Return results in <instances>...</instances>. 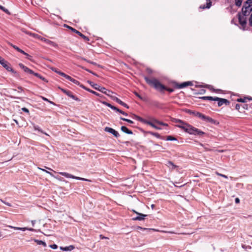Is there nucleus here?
<instances>
[{
	"label": "nucleus",
	"instance_id": "1",
	"mask_svg": "<svg viewBox=\"0 0 252 252\" xmlns=\"http://www.w3.org/2000/svg\"><path fill=\"white\" fill-rule=\"evenodd\" d=\"M252 11V0H247L244 3L242 12H239L237 14L241 28L243 30L246 29L247 22V16H249Z\"/></svg>",
	"mask_w": 252,
	"mask_h": 252
},
{
	"label": "nucleus",
	"instance_id": "2",
	"mask_svg": "<svg viewBox=\"0 0 252 252\" xmlns=\"http://www.w3.org/2000/svg\"><path fill=\"white\" fill-rule=\"evenodd\" d=\"M175 122L181 124L180 125H178V126L182 129L184 130L186 132L190 134L197 135H202L205 133L198 128H196L191 125H189L181 120L176 119Z\"/></svg>",
	"mask_w": 252,
	"mask_h": 252
},
{
	"label": "nucleus",
	"instance_id": "3",
	"mask_svg": "<svg viewBox=\"0 0 252 252\" xmlns=\"http://www.w3.org/2000/svg\"><path fill=\"white\" fill-rule=\"evenodd\" d=\"M144 79L146 83L150 86H153L155 89L159 91L166 90L170 93L174 92V89L172 88H167L163 85L161 84L159 81L155 78L150 79L148 77L145 76Z\"/></svg>",
	"mask_w": 252,
	"mask_h": 252
},
{
	"label": "nucleus",
	"instance_id": "4",
	"mask_svg": "<svg viewBox=\"0 0 252 252\" xmlns=\"http://www.w3.org/2000/svg\"><path fill=\"white\" fill-rule=\"evenodd\" d=\"M88 83L93 87L94 89L101 92L108 96H111V94H113V92L106 89L104 87H101L97 84H95L91 81H88Z\"/></svg>",
	"mask_w": 252,
	"mask_h": 252
},
{
	"label": "nucleus",
	"instance_id": "5",
	"mask_svg": "<svg viewBox=\"0 0 252 252\" xmlns=\"http://www.w3.org/2000/svg\"><path fill=\"white\" fill-rule=\"evenodd\" d=\"M0 64H1L2 66L4 68H5L7 71L12 72L16 76H18V73L16 71H14L10 66V64L1 57H0Z\"/></svg>",
	"mask_w": 252,
	"mask_h": 252
},
{
	"label": "nucleus",
	"instance_id": "6",
	"mask_svg": "<svg viewBox=\"0 0 252 252\" xmlns=\"http://www.w3.org/2000/svg\"><path fill=\"white\" fill-rule=\"evenodd\" d=\"M59 174L66 177V178H72V179H76V180H78L91 182V181L90 180H89V179H87L86 178H84L75 176L74 175H72L69 174L68 173H66V172H59Z\"/></svg>",
	"mask_w": 252,
	"mask_h": 252
},
{
	"label": "nucleus",
	"instance_id": "7",
	"mask_svg": "<svg viewBox=\"0 0 252 252\" xmlns=\"http://www.w3.org/2000/svg\"><path fill=\"white\" fill-rule=\"evenodd\" d=\"M214 101H217L218 105L219 107L222 106L223 104H225L226 105H228L230 103L229 101L225 98H220L218 97H215V99Z\"/></svg>",
	"mask_w": 252,
	"mask_h": 252
},
{
	"label": "nucleus",
	"instance_id": "8",
	"mask_svg": "<svg viewBox=\"0 0 252 252\" xmlns=\"http://www.w3.org/2000/svg\"><path fill=\"white\" fill-rule=\"evenodd\" d=\"M64 26L67 27L69 29H70L73 32H75L76 33L78 34L80 36H81L82 38H83L85 41H89V37H88L87 36H85V35H84L83 34H82L80 32H79L77 30H76V29H74V28H72L71 27H69V26H68L67 25H64Z\"/></svg>",
	"mask_w": 252,
	"mask_h": 252
},
{
	"label": "nucleus",
	"instance_id": "9",
	"mask_svg": "<svg viewBox=\"0 0 252 252\" xmlns=\"http://www.w3.org/2000/svg\"><path fill=\"white\" fill-rule=\"evenodd\" d=\"M112 100L114 101H115L120 105L123 106L125 107H126V108H129V106L125 103L123 102L122 100H121L119 98L115 96L112 95V94H111V96H109Z\"/></svg>",
	"mask_w": 252,
	"mask_h": 252
},
{
	"label": "nucleus",
	"instance_id": "10",
	"mask_svg": "<svg viewBox=\"0 0 252 252\" xmlns=\"http://www.w3.org/2000/svg\"><path fill=\"white\" fill-rule=\"evenodd\" d=\"M104 131L112 134L116 137H118L120 136V134L118 131L111 127H105L104 128Z\"/></svg>",
	"mask_w": 252,
	"mask_h": 252
},
{
	"label": "nucleus",
	"instance_id": "11",
	"mask_svg": "<svg viewBox=\"0 0 252 252\" xmlns=\"http://www.w3.org/2000/svg\"><path fill=\"white\" fill-rule=\"evenodd\" d=\"M61 89L63 93H64L65 94H66L69 97L72 98V99H73L74 100H78V98L75 95H73L72 93L70 91L66 90L63 89Z\"/></svg>",
	"mask_w": 252,
	"mask_h": 252
},
{
	"label": "nucleus",
	"instance_id": "12",
	"mask_svg": "<svg viewBox=\"0 0 252 252\" xmlns=\"http://www.w3.org/2000/svg\"><path fill=\"white\" fill-rule=\"evenodd\" d=\"M19 66L22 68L23 69V70L28 73H29V74H34V72L32 70H31V69L29 68L28 67L25 66L24 64H23L22 63H20L19 64Z\"/></svg>",
	"mask_w": 252,
	"mask_h": 252
},
{
	"label": "nucleus",
	"instance_id": "13",
	"mask_svg": "<svg viewBox=\"0 0 252 252\" xmlns=\"http://www.w3.org/2000/svg\"><path fill=\"white\" fill-rule=\"evenodd\" d=\"M134 213L137 214L138 216L135 218H133L134 220H142L144 219V218L147 216L146 215H144L143 214L139 213L135 211H133Z\"/></svg>",
	"mask_w": 252,
	"mask_h": 252
},
{
	"label": "nucleus",
	"instance_id": "14",
	"mask_svg": "<svg viewBox=\"0 0 252 252\" xmlns=\"http://www.w3.org/2000/svg\"><path fill=\"white\" fill-rule=\"evenodd\" d=\"M146 124L150 125V126H151L152 127H153V128H154L156 129H161V127H160L156 125L157 124H156L155 122H154L153 120H152V121H150L147 120Z\"/></svg>",
	"mask_w": 252,
	"mask_h": 252
},
{
	"label": "nucleus",
	"instance_id": "15",
	"mask_svg": "<svg viewBox=\"0 0 252 252\" xmlns=\"http://www.w3.org/2000/svg\"><path fill=\"white\" fill-rule=\"evenodd\" d=\"M203 121H205V122H209V123H210L211 124H216V121L212 119L211 118L208 117V116H206L205 115H204V118L203 119Z\"/></svg>",
	"mask_w": 252,
	"mask_h": 252
},
{
	"label": "nucleus",
	"instance_id": "16",
	"mask_svg": "<svg viewBox=\"0 0 252 252\" xmlns=\"http://www.w3.org/2000/svg\"><path fill=\"white\" fill-rule=\"evenodd\" d=\"M212 5V2L210 0H206V5H201L199 7L201 9L209 8Z\"/></svg>",
	"mask_w": 252,
	"mask_h": 252
},
{
	"label": "nucleus",
	"instance_id": "17",
	"mask_svg": "<svg viewBox=\"0 0 252 252\" xmlns=\"http://www.w3.org/2000/svg\"><path fill=\"white\" fill-rule=\"evenodd\" d=\"M10 227L14 229L15 230H23L25 231L26 230H29L31 231H34V229L33 228H28L27 227H14V226H10Z\"/></svg>",
	"mask_w": 252,
	"mask_h": 252
},
{
	"label": "nucleus",
	"instance_id": "18",
	"mask_svg": "<svg viewBox=\"0 0 252 252\" xmlns=\"http://www.w3.org/2000/svg\"><path fill=\"white\" fill-rule=\"evenodd\" d=\"M121 130L126 133V134H132L133 133H132V131L130 130H129L126 126H122L121 127Z\"/></svg>",
	"mask_w": 252,
	"mask_h": 252
},
{
	"label": "nucleus",
	"instance_id": "19",
	"mask_svg": "<svg viewBox=\"0 0 252 252\" xmlns=\"http://www.w3.org/2000/svg\"><path fill=\"white\" fill-rule=\"evenodd\" d=\"M34 242L37 245H42L44 247H46V246H47L46 243L45 242H44V241H41V240L35 239L34 240Z\"/></svg>",
	"mask_w": 252,
	"mask_h": 252
},
{
	"label": "nucleus",
	"instance_id": "20",
	"mask_svg": "<svg viewBox=\"0 0 252 252\" xmlns=\"http://www.w3.org/2000/svg\"><path fill=\"white\" fill-rule=\"evenodd\" d=\"M175 87L178 89H182L187 87L186 82H185L180 84H176Z\"/></svg>",
	"mask_w": 252,
	"mask_h": 252
},
{
	"label": "nucleus",
	"instance_id": "21",
	"mask_svg": "<svg viewBox=\"0 0 252 252\" xmlns=\"http://www.w3.org/2000/svg\"><path fill=\"white\" fill-rule=\"evenodd\" d=\"M60 248L61 250L67 251H71V250H73L74 247V246L70 245L69 247H66L64 248L61 247Z\"/></svg>",
	"mask_w": 252,
	"mask_h": 252
},
{
	"label": "nucleus",
	"instance_id": "22",
	"mask_svg": "<svg viewBox=\"0 0 252 252\" xmlns=\"http://www.w3.org/2000/svg\"><path fill=\"white\" fill-rule=\"evenodd\" d=\"M200 98L202 99H204V100H209L214 101L215 99V97L202 96V97H201Z\"/></svg>",
	"mask_w": 252,
	"mask_h": 252
},
{
	"label": "nucleus",
	"instance_id": "23",
	"mask_svg": "<svg viewBox=\"0 0 252 252\" xmlns=\"http://www.w3.org/2000/svg\"><path fill=\"white\" fill-rule=\"evenodd\" d=\"M153 121L154 122H155L156 124H158V125H161V126H167L168 125L166 123H164L162 122H160L156 119H153Z\"/></svg>",
	"mask_w": 252,
	"mask_h": 252
},
{
	"label": "nucleus",
	"instance_id": "24",
	"mask_svg": "<svg viewBox=\"0 0 252 252\" xmlns=\"http://www.w3.org/2000/svg\"><path fill=\"white\" fill-rule=\"evenodd\" d=\"M148 133L152 135L155 136L158 138H161V137L160 136V135L158 133L149 131V132H148Z\"/></svg>",
	"mask_w": 252,
	"mask_h": 252
},
{
	"label": "nucleus",
	"instance_id": "25",
	"mask_svg": "<svg viewBox=\"0 0 252 252\" xmlns=\"http://www.w3.org/2000/svg\"><path fill=\"white\" fill-rule=\"evenodd\" d=\"M166 140L168 141H177V139L175 137H173L171 135L167 136L166 137Z\"/></svg>",
	"mask_w": 252,
	"mask_h": 252
},
{
	"label": "nucleus",
	"instance_id": "26",
	"mask_svg": "<svg viewBox=\"0 0 252 252\" xmlns=\"http://www.w3.org/2000/svg\"><path fill=\"white\" fill-rule=\"evenodd\" d=\"M135 117H136L137 120H138L140 122H141L142 123H144L145 124H146V122L147 121V120L143 119L142 118H141V117H140L139 116H136V115H135Z\"/></svg>",
	"mask_w": 252,
	"mask_h": 252
},
{
	"label": "nucleus",
	"instance_id": "27",
	"mask_svg": "<svg viewBox=\"0 0 252 252\" xmlns=\"http://www.w3.org/2000/svg\"><path fill=\"white\" fill-rule=\"evenodd\" d=\"M195 116L198 117L199 118L201 119V120H203L204 115L200 112H196Z\"/></svg>",
	"mask_w": 252,
	"mask_h": 252
},
{
	"label": "nucleus",
	"instance_id": "28",
	"mask_svg": "<svg viewBox=\"0 0 252 252\" xmlns=\"http://www.w3.org/2000/svg\"><path fill=\"white\" fill-rule=\"evenodd\" d=\"M0 9L2 10L3 12L6 13V14H8L9 15L10 14V13L9 11V10L5 8V7H4L3 6H2L1 5H0Z\"/></svg>",
	"mask_w": 252,
	"mask_h": 252
},
{
	"label": "nucleus",
	"instance_id": "29",
	"mask_svg": "<svg viewBox=\"0 0 252 252\" xmlns=\"http://www.w3.org/2000/svg\"><path fill=\"white\" fill-rule=\"evenodd\" d=\"M243 0H235V5L238 7H240Z\"/></svg>",
	"mask_w": 252,
	"mask_h": 252
},
{
	"label": "nucleus",
	"instance_id": "30",
	"mask_svg": "<svg viewBox=\"0 0 252 252\" xmlns=\"http://www.w3.org/2000/svg\"><path fill=\"white\" fill-rule=\"evenodd\" d=\"M80 66V67H81L82 69H84V70H86L87 71H88V72H90V73H91L93 74V75H95V76H97V75L96 73H95L94 72L92 71L91 70H89V69H87V68H85V67H83V66Z\"/></svg>",
	"mask_w": 252,
	"mask_h": 252
},
{
	"label": "nucleus",
	"instance_id": "31",
	"mask_svg": "<svg viewBox=\"0 0 252 252\" xmlns=\"http://www.w3.org/2000/svg\"><path fill=\"white\" fill-rule=\"evenodd\" d=\"M27 33L36 38H39L40 37V36L39 35L34 33L27 32Z\"/></svg>",
	"mask_w": 252,
	"mask_h": 252
},
{
	"label": "nucleus",
	"instance_id": "32",
	"mask_svg": "<svg viewBox=\"0 0 252 252\" xmlns=\"http://www.w3.org/2000/svg\"><path fill=\"white\" fill-rule=\"evenodd\" d=\"M33 127L35 130H38L40 132H43V131L40 129V128L38 126L33 125Z\"/></svg>",
	"mask_w": 252,
	"mask_h": 252
},
{
	"label": "nucleus",
	"instance_id": "33",
	"mask_svg": "<svg viewBox=\"0 0 252 252\" xmlns=\"http://www.w3.org/2000/svg\"><path fill=\"white\" fill-rule=\"evenodd\" d=\"M33 75L34 76L39 78L40 79H41V80H42L43 81H45L46 80V79H45V78L44 77L41 76L40 74H39L37 73H34Z\"/></svg>",
	"mask_w": 252,
	"mask_h": 252
},
{
	"label": "nucleus",
	"instance_id": "34",
	"mask_svg": "<svg viewBox=\"0 0 252 252\" xmlns=\"http://www.w3.org/2000/svg\"><path fill=\"white\" fill-rule=\"evenodd\" d=\"M87 91L95 94V95L96 96H100V94H99L98 93H97V92H95V91H94L92 90H90V89H87Z\"/></svg>",
	"mask_w": 252,
	"mask_h": 252
},
{
	"label": "nucleus",
	"instance_id": "35",
	"mask_svg": "<svg viewBox=\"0 0 252 252\" xmlns=\"http://www.w3.org/2000/svg\"><path fill=\"white\" fill-rule=\"evenodd\" d=\"M186 112L189 114H190V115H193L194 116L196 114V111H192L191 110H187L186 111Z\"/></svg>",
	"mask_w": 252,
	"mask_h": 252
},
{
	"label": "nucleus",
	"instance_id": "36",
	"mask_svg": "<svg viewBox=\"0 0 252 252\" xmlns=\"http://www.w3.org/2000/svg\"><path fill=\"white\" fill-rule=\"evenodd\" d=\"M167 164H168V166H172V168H174V169L176 167H177V166L174 165V163L172 161H168Z\"/></svg>",
	"mask_w": 252,
	"mask_h": 252
},
{
	"label": "nucleus",
	"instance_id": "37",
	"mask_svg": "<svg viewBox=\"0 0 252 252\" xmlns=\"http://www.w3.org/2000/svg\"><path fill=\"white\" fill-rule=\"evenodd\" d=\"M120 119L122 120H123L124 121L127 122H128V123H129L130 124H133V122L132 121L130 120H129V119H126V118H122V117H121Z\"/></svg>",
	"mask_w": 252,
	"mask_h": 252
},
{
	"label": "nucleus",
	"instance_id": "38",
	"mask_svg": "<svg viewBox=\"0 0 252 252\" xmlns=\"http://www.w3.org/2000/svg\"><path fill=\"white\" fill-rule=\"evenodd\" d=\"M38 169H40V170H42V171H43L45 172L46 173H48V174H49V175H50L51 176L54 177V176L53 175V174L52 173H51V172H49V171H48L46 170L45 169H42V168H39V167H38Z\"/></svg>",
	"mask_w": 252,
	"mask_h": 252
},
{
	"label": "nucleus",
	"instance_id": "39",
	"mask_svg": "<svg viewBox=\"0 0 252 252\" xmlns=\"http://www.w3.org/2000/svg\"><path fill=\"white\" fill-rule=\"evenodd\" d=\"M9 44L11 46H12L14 49H15V50H16L18 52H19V50H20V49L18 47H17V46H16L14 45H13L12 44H11V43H9Z\"/></svg>",
	"mask_w": 252,
	"mask_h": 252
},
{
	"label": "nucleus",
	"instance_id": "40",
	"mask_svg": "<svg viewBox=\"0 0 252 252\" xmlns=\"http://www.w3.org/2000/svg\"><path fill=\"white\" fill-rule=\"evenodd\" d=\"M216 174L218 175V176H221V177H222L225 179H227L228 178V177L225 175H223V174H220V173H219L218 172H216Z\"/></svg>",
	"mask_w": 252,
	"mask_h": 252
},
{
	"label": "nucleus",
	"instance_id": "41",
	"mask_svg": "<svg viewBox=\"0 0 252 252\" xmlns=\"http://www.w3.org/2000/svg\"><path fill=\"white\" fill-rule=\"evenodd\" d=\"M103 103L104 104H105L106 106L110 107L111 109L112 108V107L113 106L112 105H111V104H110V103H108L107 102H103Z\"/></svg>",
	"mask_w": 252,
	"mask_h": 252
},
{
	"label": "nucleus",
	"instance_id": "42",
	"mask_svg": "<svg viewBox=\"0 0 252 252\" xmlns=\"http://www.w3.org/2000/svg\"><path fill=\"white\" fill-rule=\"evenodd\" d=\"M249 25L252 27V13L251 14L250 17L249 18Z\"/></svg>",
	"mask_w": 252,
	"mask_h": 252
},
{
	"label": "nucleus",
	"instance_id": "43",
	"mask_svg": "<svg viewBox=\"0 0 252 252\" xmlns=\"http://www.w3.org/2000/svg\"><path fill=\"white\" fill-rule=\"evenodd\" d=\"M71 81L72 82H73V83H74L75 84L80 85V82L73 78H72V79Z\"/></svg>",
	"mask_w": 252,
	"mask_h": 252
},
{
	"label": "nucleus",
	"instance_id": "44",
	"mask_svg": "<svg viewBox=\"0 0 252 252\" xmlns=\"http://www.w3.org/2000/svg\"><path fill=\"white\" fill-rule=\"evenodd\" d=\"M22 110L28 114H29V110L26 107L22 108Z\"/></svg>",
	"mask_w": 252,
	"mask_h": 252
},
{
	"label": "nucleus",
	"instance_id": "45",
	"mask_svg": "<svg viewBox=\"0 0 252 252\" xmlns=\"http://www.w3.org/2000/svg\"><path fill=\"white\" fill-rule=\"evenodd\" d=\"M50 247L53 249H56L58 248V246L56 244L51 245H50Z\"/></svg>",
	"mask_w": 252,
	"mask_h": 252
},
{
	"label": "nucleus",
	"instance_id": "46",
	"mask_svg": "<svg viewBox=\"0 0 252 252\" xmlns=\"http://www.w3.org/2000/svg\"><path fill=\"white\" fill-rule=\"evenodd\" d=\"M112 109L113 110H114L115 111H116L117 112H119V113L121 112V110L118 109V108H117L116 107L113 106Z\"/></svg>",
	"mask_w": 252,
	"mask_h": 252
},
{
	"label": "nucleus",
	"instance_id": "47",
	"mask_svg": "<svg viewBox=\"0 0 252 252\" xmlns=\"http://www.w3.org/2000/svg\"><path fill=\"white\" fill-rule=\"evenodd\" d=\"M57 73L61 75V76L65 77V76H66V74H65L63 72H62L60 71H59V72H57Z\"/></svg>",
	"mask_w": 252,
	"mask_h": 252
},
{
	"label": "nucleus",
	"instance_id": "48",
	"mask_svg": "<svg viewBox=\"0 0 252 252\" xmlns=\"http://www.w3.org/2000/svg\"><path fill=\"white\" fill-rule=\"evenodd\" d=\"M50 69H51L52 71H54V72H56V73H57V72H59V70H58L56 68H55V67H50Z\"/></svg>",
	"mask_w": 252,
	"mask_h": 252
},
{
	"label": "nucleus",
	"instance_id": "49",
	"mask_svg": "<svg viewBox=\"0 0 252 252\" xmlns=\"http://www.w3.org/2000/svg\"><path fill=\"white\" fill-rule=\"evenodd\" d=\"M25 55L27 56V58L28 60L32 61V57L31 55H29L28 54H27V55Z\"/></svg>",
	"mask_w": 252,
	"mask_h": 252
},
{
	"label": "nucleus",
	"instance_id": "50",
	"mask_svg": "<svg viewBox=\"0 0 252 252\" xmlns=\"http://www.w3.org/2000/svg\"><path fill=\"white\" fill-rule=\"evenodd\" d=\"M134 93L135 95L136 96H137V97H138L140 99H142V100L143 99V98L141 96V95H139V94H138V93H137V92H135Z\"/></svg>",
	"mask_w": 252,
	"mask_h": 252
},
{
	"label": "nucleus",
	"instance_id": "51",
	"mask_svg": "<svg viewBox=\"0 0 252 252\" xmlns=\"http://www.w3.org/2000/svg\"><path fill=\"white\" fill-rule=\"evenodd\" d=\"M237 101L240 102H245V99L244 98H240L237 99Z\"/></svg>",
	"mask_w": 252,
	"mask_h": 252
},
{
	"label": "nucleus",
	"instance_id": "52",
	"mask_svg": "<svg viewBox=\"0 0 252 252\" xmlns=\"http://www.w3.org/2000/svg\"><path fill=\"white\" fill-rule=\"evenodd\" d=\"M65 78L66 79H67V80H69V81H71L72 79V78H71L70 76H69V75H66V76H65Z\"/></svg>",
	"mask_w": 252,
	"mask_h": 252
},
{
	"label": "nucleus",
	"instance_id": "53",
	"mask_svg": "<svg viewBox=\"0 0 252 252\" xmlns=\"http://www.w3.org/2000/svg\"><path fill=\"white\" fill-rule=\"evenodd\" d=\"M187 87L192 85V83L190 81L186 82Z\"/></svg>",
	"mask_w": 252,
	"mask_h": 252
},
{
	"label": "nucleus",
	"instance_id": "54",
	"mask_svg": "<svg viewBox=\"0 0 252 252\" xmlns=\"http://www.w3.org/2000/svg\"><path fill=\"white\" fill-rule=\"evenodd\" d=\"M240 108V105L239 104H236L235 105V109L237 110H239Z\"/></svg>",
	"mask_w": 252,
	"mask_h": 252
},
{
	"label": "nucleus",
	"instance_id": "55",
	"mask_svg": "<svg viewBox=\"0 0 252 252\" xmlns=\"http://www.w3.org/2000/svg\"><path fill=\"white\" fill-rule=\"evenodd\" d=\"M19 52L23 54V55H27V53H26L25 52H24L23 50H22V49H20V50L19 51Z\"/></svg>",
	"mask_w": 252,
	"mask_h": 252
},
{
	"label": "nucleus",
	"instance_id": "56",
	"mask_svg": "<svg viewBox=\"0 0 252 252\" xmlns=\"http://www.w3.org/2000/svg\"><path fill=\"white\" fill-rule=\"evenodd\" d=\"M147 72L149 73V74H151L153 72V71L150 68H147Z\"/></svg>",
	"mask_w": 252,
	"mask_h": 252
},
{
	"label": "nucleus",
	"instance_id": "57",
	"mask_svg": "<svg viewBox=\"0 0 252 252\" xmlns=\"http://www.w3.org/2000/svg\"><path fill=\"white\" fill-rule=\"evenodd\" d=\"M1 201H2L4 204H5V205H7V206H11V204H10V203H8V202H4V201H2V200H1Z\"/></svg>",
	"mask_w": 252,
	"mask_h": 252
},
{
	"label": "nucleus",
	"instance_id": "58",
	"mask_svg": "<svg viewBox=\"0 0 252 252\" xmlns=\"http://www.w3.org/2000/svg\"><path fill=\"white\" fill-rule=\"evenodd\" d=\"M120 113L121 114H123V115H125V116H127V114L126 113V112H124V111H122V110L121 111V112H120Z\"/></svg>",
	"mask_w": 252,
	"mask_h": 252
},
{
	"label": "nucleus",
	"instance_id": "59",
	"mask_svg": "<svg viewBox=\"0 0 252 252\" xmlns=\"http://www.w3.org/2000/svg\"><path fill=\"white\" fill-rule=\"evenodd\" d=\"M235 201L236 203H238L240 202V199L238 198H236Z\"/></svg>",
	"mask_w": 252,
	"mask_h": 252
},
{
	"label": "nucleus",
	"instance_id": "60",
	"mask_svg": "<svg viewBox=\"0 0 252 252\" xmlns=\"http://www.w3.org/2000/svg\"><path fill=\"white\" fill-rule=\"evenodd\" d=\"M78 59H81L82 60H84L86 62H87V60L84 58L81 57H78Z\"/></svg>",
	"mask_w": 252,
	"mask_h": 252
},
{
	"label": "nucleus",
	"instance_id": "61",
	"mask_svg": "<svg viewBox=\"0 0 252 252\" xmlns=\"http://www.w3.org/2000/svg\"><path fill=\"white\" fill-rule=\"evenodd\" d=\"M41 98L42 99L44 100V101H48V99L47 98H46V97H43V96H41Z\"/></svg>",
	"mask_w": 252,
	"mask_h": 252
},
{
	"label": "nucleus",
	"instance_id": "62",
	"mask_svg": "<svg viewBox=\"0 0 252 252\" xmlns=\"http://www.w3.org/2000/svg\"><path fill=\"white\" fill-rule=\"evenodd\" d=\"M81 87H82V88L84 89L85 90H87V89H89L88 88H86L84 86H83V85H79Z\"/></svg>",
	"mask_w": 252,
	"mask_h": 252
},
{
	"label": "nucleus",
	"instance_id": "63",
	"mask_svg": "<svg viewBox=\"0 0 252 252\" xmlns=\"http://www.w3.org/2000/svg\"><path fill=\"white\" fill-rule=\"evenodd\" d=\"M212 90H213V91L215 92H219L220 91V90H215L214 89H213Z\"/></svg>",
	"mask_w": 252,
	"mask_h": 252
},
{
	"label": "nucleus",
	"instance_id": "64",
	"mask_svg": "<svg viewBox=\"0 0 252 252\" xmlns=\"http://www.w3.org/2000/svg\"><path fill=\"white\" fill-rule=\"evenodd\" d=\"M18 89L19 90H21V91H23V88L22 87H18Z\"/></svg>",
	"mask_w": 252,
	"mask_h": 252
}]
</instances>
